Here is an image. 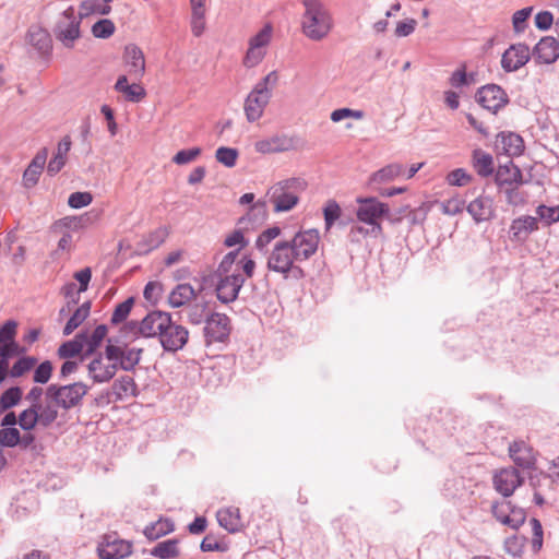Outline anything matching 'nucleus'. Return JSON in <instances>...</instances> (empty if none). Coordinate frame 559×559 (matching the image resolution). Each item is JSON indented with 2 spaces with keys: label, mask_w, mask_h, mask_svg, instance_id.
<instances>
[{
  "label": "nucleus",
  "mask_w": 559,
  "mask_h": 559,
  "mask_svg": "<svg viewBox=\"0 0 559 559\" xmlns=\"http://www.w3.org/2000/svg\"><path fill=\"white\" fill-rule=\"evenodd\" d=\"M302 34L313 41L324 39L333 28L331 12L321 0H302Z\"/></svg>",
  "instance_id": "nucleus-1"
},
{
  "label": "nucleus",
  "mask_w": 559,
  "mask_h": 559,
  "mask_svg": "<svg viewBox=\"0 0 559 559\" xmlns=\"http://www.w3.org/2000/svg\"><path fill=\"white\" fill-rule=\"evenodd\" d=\"M90 386L82 381L70 384L51 383L47 386V404L56 420L59 409L69 412L82 405Z\"/></svg>",
  "instance_id": "nucleus-2"
},
{
  "label": "nucleus",
  "mask_w": 559,
  "mask_h": 559,
  "mask_svg": "<svg viewBox=\"0 0 559 559\" xmlns=\"http://www.w3.org/2000/svg\"><path fill=\"white\" fill-rule=\"evenodd\" d=\"M277 82L278 73L276 71H271L261 79L248 94L245 100L243 110L249 122H254L262 117L264 109L272 97V90L277 85Z\"/></svg>",
  "instance_id": "nucleus-3"
},
{
  "label": "nucleus",
  "mask_w": 559,
  "mask_h": 559,
  "mask_svg": "<svg viewBox=\"0 0 559 559\" xmlns=\"http://www.w3.org/2000/svg\"><path fill=\"white\" fill-rule=\"evenodd\" d=\"M298 263L287 240L277 241L267 258L269 271L278 273L286 280L289 277L299 280L305 276V272Z\"/></svg>",
  "instance_id": "nucleus-4"
},
{
  "label": "nucleus",
  "mask_w": 559,
  "mask_h": 559,
  "mask_svg": "<svg viewBox=\"0 0 559 559\" xmlns=\"http://www.w3.org/2000/svg\"><path fill=\"white\" fill-rule=\"evenodd\" d=\"M306 188V182L299 178H290L280 181L269 191L270 201L274 205V212L290 211L299 200V192Z\"/></svg>",
  "instance_id": "nucleus-5"
},
{
  "label": "nucleus",
  "mask_w": 559,
  "mask_h": 559,
  "mask_svg": "<svg viewBox=\"0 0 559 559\" xmlns=\"http://www.w3.org/2000/svg\"><path fill=\"white\" fill-rule=\"evenodd\" d=\"M80 24V16L78 17L74 9L70 7L59 15L52 33L56 39L61 41L64 47L72 48L81 35Z\"/></svg>",
  "instance_id": "nucleus-6"
},
{
  "label": "nucleus",
  "mask_w": 559,
  "mask_h": 559,
  "mask_svg": "<svg viewBox=\"0 0 559 559\" xmlns=\"http://www.w3.org/2000/svg\"><path fill=\"white\" fill-rule=\"evenodd\" d=\"M357 201L359 203L356 212L358 219L371 226V235L379 236L382 227L378 219L389 214L388 204L376 198L358 199Z\"/></svg>",
  "instance_id": "nucleus-7"
},
{
  "label": "nucleus",
  "mask_w": 559,
  "mask_h": 559,
  "mask_svg": "<svg viewBox=\"0 0 559 559\" xmlns=\"http://www.w3.org/2000/svg\"><path fill=\"white\" fill-rule=\"evenodd\" d=\"M272 25L265 24L249 39V47L242 61L246 68H253L264 59L266 55V47L272 39Z\"/></svg>",
  "instance_id": "nucleus-8"
},
{
  "label": "nucleus",
  "mask_w": 559,
  "mask_h": 559,
  "mask_svg": "<svg viewBox=\"0 0 559 559\" xmlns=\"http://www.w3.org/2000/svg\"><path fill=\"white\" fill-rule=\"evenodd\" d=\"M230 319L227 314L213 312L205 319L203 335L205 344L225 343L230 334Z\"/></svg>",
  "instance_id": "nucleus-9"
},
{
  "label": "nucleus",
  "mask_w": 559,
  "mask_h": 559,
  "mask_svg": "<svg viewBox=\"0 0 559 559\" xmlns=\"http://www.w3.org/2000/svg\"><path fill=\"white\" fill-rule=\"evenodd\" d=\"M319 241L320 234L314 228L298 231L290 240H287L299 263L309 260L317 252Z\"/></svg>",
  "instance_id": "nucleus-10"
},
{
  "label": "nucleus",
  "mask_w": 559,
  "mask_h": 559,
  "mask_svg": "<svg viewBox=\"0 0 559 559\" xmlns=\"http://www.w3.org/2000/svg\"><path fill=\"white\" fill-rule=\"evenodd\" d=\"M159 336V343L165 352L176 353L185 347L189 340V331L181 324L173 321L168 313V323Z\"/></svg>",
  "instance_id": "nucleus-11"
},
{
  "label": "nucleus",
  "mask_w": 559,
  "mask_h": 559,
  "mask_svg": "<svg viewBox=\"0 0 559 559\" xmlns=\"http://www.w3.org/2000/svg\"><path fill=\"white\" fill-rule=\"evenodd\" d=\"M216 275L219 277L216 284L217 299L223 304H229L236 300L245 283V277L239 273V267L237 266L231 274Z\"/></svg>",
  "instance_id": "nucleus-12"
},
{
  "label": "nucleus",
  "mask_w": 559,
  "mask_h": 559,
  "mask_svg": "<svg viewBox=\"0 0 559 559\" xmlns=\"http://www.w3.org/2000/svg\"><path fill=\"white\" fill-rule=\"evenodd\" d=\"M142 348L121 347L112 344L106 346V357L109 361H115L118 367L124 371H132L139 365L142 355Z\"/></svg>",
  "instance_id": "nucleus-13"
},
{
  "label": "nucleus",
  "mask_w": 559,
  "mask_h": 559,
  "mask_svg": "<svg viewBox=\"0 0 559 559\" xmlns=\"http://www.w3.org/2000/svg\"><path fill=\"white\" fill-rule=\"evenodd\" d=\"M53 423L55 419L51 415L50 408L46 404L44 406L29 405L28 408L24 409L19 415V425L25 431L33 430L38 424L47 428Z\"/></svg>",
  "instance_id": "nucleus-14"
},
{
  "label": "nucleus",
  "mask_w": 559,
  "mask_h": 559,
  "mask_svg": "<svg viewBox=\"0 0 559 559\" xmlns=\"http://www.w3.org/2000/svg\"><path fill=\"white\" fill-rule=\"evenodd\" d=\"M476 99L484 108L493 114L509 103L508 94L502 87L496 84H488L480 87L476 93Z\"/></svg>",
  "instance_id": "nucleus-15"
},
{
  "label": "nucleus",
  "mask_w": 559,
  "mask_h": 559,
  "mask_svg": "<svg viewBox=\"0 0 559 559\" xmlns=\"http://www.w3.org/2000/svg\"><path fill=\"white\" fill-rule=\"evenodd\" d=\"M531 57L532 51L526 44H513L502 53L501 67L506 72H514L524 67Z\"/></svg>",
  "instance_id": "nucleus-16"
},
{
  "label": "nucleus",
  "mask_w": 559,
  "mask_h": 559,
  "mask_svg": "<svg viewBox=\"0 0 559 559\" xmlns=\"http://www.w3.org/2000/svg\"><path fill=\"white\" fill-rule=\"evenodd\" d=\"M97 551L102 559H122L131 554L132 545L116 534L105 535Z\"/></svg>",
  "instance_id": "nucleus-17"
},
{
  "label": "nucleus",
  "mask_w": 559,
  "mask_h": 559,
  "mask_svg": "<svg viewBox=\"0 0 559 559\" xmlns=\"http://www.w3.org/2000/svg\"><path fill=\"white\" fill-rule=\"evenodd\" d=\"M118 365L107 360L106 354H98L87 365L88 377L96 383L109 382L116 374Z\"/></svg>",
  "instance_id": "nucleus-18"
},
{
  "label": "nucleus",
  "mask_w": 559,
  "mask_h": 559,
  "mask_svg": "<svg viewBox=\"0 0 559 559\" xmlns=\"http://www.w3.org/2000/svg\"><path fill=\"white\" fill-rule=\"evenodd\" d=\"M524 478L515 467H506L493 475L495 489L503 497H510L522 485Z\"/></svg>",
  "instance_id": "nucleus-19"
},
{
  "label": "nucleus",
  "mask_w": 559,
  "mask_h": 559,
  "mask_svg": "<svg viewBox=\"0 0 559 559\" xmlns=\"http://www.w3.org/2000/svg\"><path fill=\"white\" fill-rule=\"evenodd\" d=\"M168 323V312L155 310L148 312L138 326L139 333L144 337H158Z\"/></svg>",
  "instance_id": "nucleus-20"
},
{
  "label": "nucleus",
  "mask_w": 559,
  "mask_h": 559,
  "mask_svg": "<svg viewBox=\"0 0 559 559\" xmlns=\"http://www.w3.org/2000/svg\"><path fill=\"white\" fill-rule=\"evenodd\" d=\"M532 57L539 64H552L559 58V41L552 36L543 37L533 48Z\"/></svg>",
  "instance_id": "nucleus-21"
},
{
  "label": "nucleus",
  "mask_w": 559,
  "mask_h": 559,
  "mask_svg": "<svg viewBox=\"0 0 559 559\" xmlns=\"http://www.w3.org/2000/svg\"><path fill=\"white\" fill-rule=\"evenodd\" d=\"M123 61L129 76L134 81H140L145 72L143 51L136 45H127L123 52Z\"/></svg>",
  "instance_id": "nucleus-22"
},
{
  "label": "nucleus",
  "mask_w": 559,
  "mask_h": 559,
  "mask_svg": "<svg viewBox=\"0 0 559 559\" xmlns=\"http://www.w3.org/2000/svg\"><path fill=\"white\" fill-rule=\"evenodd\" d=\"M496 148L509 157L520 156L524 151V141L514 132H500L495 142Z\"/></svg>",
  "instance_id": "nucleus-23"
},
{
  "label": "nucleus",
  "mask_w": 559,
  "mask_h": 559,
  "mask_svg": "<svg viewBox=\"0 0 559 559\" xmlns=\"http://www.w3.org/2000/svg\"><path fill=\"white\" fill-rule=\"evenodd\" d=\"M509 455L514 464L523 469H532L536 457L533 449L524 441H514L509 445Z\"/></svg>",
  "instance_id": "nucleus-24"
},
{
  "label": "nucleus",
  "mask_w": 559,
  "mask_h": 559,
  "mask_svg": "<svg viewBox=\"0 0 559 559\" xmlns=\"http://www.w3.org/2000/svg\"><path fill=\"white\" fill-rule=\"evenodd\" d=\"M495 182L499 189L525 183L521 169L512 160L498 167L495 174Z\"/></svg>",
  "instance_id": "nucleus-25"
},
{
  "label": "nucleus",
  "mask_w": 559,
  "mask_h": 559,
  "mask_svg": "<svg viewBox=\"0 0 559 559\" xmlns=\"http://www.w3.org/2000/svg\"><path fill=\"white\" fill-rule=\"evenodd\" d=\"M466 210L477 224L487 222L493 216L492 199L479 195L466 206Z\"/></svg>",
  "instance_id": "nucleus-26"
},
{
  "label": "nucleus",
  "mask_w": 559,
  "mask_h": 559,
  "mask_svg": "<svg viewBox=\"0 0 559 559\" xmlns=\"http://www.w3.org/2000/svg\"><path fill=\"white\" fill-rule=\"evenodd\" d=\"M538 229L536 217L525 215L513 219L510 226L511 239L515 241H525L528 236Z\"/></svg>",
  "instance_id": "nucleus-27"
},
{
  "label": "nucleus",
  "mask_w": 559,
  "mask_h": 559,
  "mask_svg": "<svg viewBox=\"0 0 559 559\" xmlns=\"http://www.w3.org/2000/svg\"><path fill=\"white\" fill-rule=\"evenodd\" d=\"M48 157V150L46 147L41 148L34 156L27 168L23 174V183L26 188L34 187L39 179V176L44 169Z\"/></svg>",
  "instance_id": "nucleus-28"
},
{
  "label": "nucleus",
  "mask_w": 559,
  "mask_h": 559,
  "mask_svg": "<svg viewBox=\"0 0 559 559\" xmlns=\"http://www.w3.org/2000/svg\"><path fill=\"white\" fill-rule=\"evenodd\" d=\"M292 147L293 141L286 135H274L255 143V150L263 154L285 152Z\"/></svg>",
  "instance_id": "nucleus-29"
},
{
  "label": "nucleus",
  "mask_w": 559,
  "mask_h": 559,
  "mask_svg": "<svg viewBox=\"0 0 559 559\" xmlns=\"http://www.w3.org/2000/svg\"><path fill=\"white\" fill-rule=\"evenodd\" d=\"M86 331L78 333L74 338L62 343L57 355L61 359L74 358L85 350Z\"/></svg>",
  "instance_id": "nucleus-30"
},
{
  "label": "nucleus",
  "mask_w": 559,
  "mask_h": 559,
  "mask_svg": "<svg viewBox=\"0 0 559 559\" xmlns=\"http://www.w3.org/2000/svg\"><path fill=\"white\" fill-rule=\"evenodd\" d=\"M197 298V292L188 284H178L169 294L168 302L173 308H180Z\"/></svg>",
  "instance_id": "nucleus-31"
},
{
  "label": "nucleus",
  "mask_w": 559,
  "mask_h": 559,
  "mask_svg": "<svg viewBox=\"0 0 559 559\" xmlns=\"http://www.w3.org/2000/svg\"><path fill=\"white\" fill-rule=\"evenodd\" d=\"M115 90L121 93L129 102L139 103L145 97V90L138 83H128V76L121 75L118 78Z\"/></svg>",
  "instance_id": "nucleus-32"
},
{
  "label": "nucleus",
  "mask_w": 559,
  "mask_h": 559,
  "mask_svg": "<svg viewBox=\"0 0 559 559\" xmlns=\"http://www.w3.org/2000/svg\"><path fill=\"white\" fill-rule=\"evenodd\" d=\"M27 38L28 43L40 53H47L51 49L50 34L38 25L29 27Z\"/></svg>",
  "instance_id": "nucleus-33"
},
{
  "label": "nucleus",
  "mask_w": 559,
  "mask_h": 559,
  "mask_svg": "<svg viewBox=\"0 0 559 559\" xmlns=\"http://www.w3.org/2000/svg\"><path fill=\"white\" fill-rule=\"evenodd\" d=\"M472 165L475 171L484 178L491 176L495 170L493 157L481 148L473 151Z\"/></svg>",
  "instance_id": "nucleus-34"
},
{
  "label": "nucleus",
  "mask_w": 559,
  "mask_h": 559,
  "mask_svg": "<svg viewBox=\"0 0 559 559\" xmlns=\"http://www.w3.org/2000/svg\"><path fill=\"white\" fill-rule=\"evenodd\" d=\"M71 148V139L70 136H64L59 143L57 147V152L53 157L50 159L47 166V173L50 176L57 175L66 164L67 154Z\"/></svg>",
  "instance_id": "nucleus-35"
},
{
  "label": "nucleus",
  "mask_w": 559,
  "mask_h": 559,
  "mask_svg": "<svg viewBox=\"0 0 559 559\" xmlns=\"http://www.w3.org/2000/svg\"><path fill=\"white\" fill-rule=\"evenodd\" d=\"M218 524L230 533L239 531L241 526L239 510L237 508H226L217 511Z\"/></svg>",
  "instance_id": "nucleus-36"
},
{
  "label": "nucleus",
  "mask_w": 559,
  "mask_h": 559,
  "mask_svg": "<svg viewBox=\"0 0 559 559\" xmlns=\"http://www.w3.org/2000/svg\"><path fill=\"white\" fill-rule=\"evenodd\" d=\"M404 171L405 170L403 165L397 163L389 164L385 167L372 174L370 178V185L376 186L380 183L390 182L395 178L402 176Z\"/></svg>",
  "instance_id": "nucleus-37"
},
{
  "label": "nucleus",
  "mask_w": 559,
  "mask_h": 559,
  "mask_svg": "<svg viewBox=\"0 0 559 559\" xmlns=\"http://www.w3.org/2000/svg\"><path fill=\"white\" fill-rule=\"evenodd\" d=\"M112 392L118 401L123 400L128 396L138 395V386L133 378L129 376H122L115 380L112 383Z\"/></svg>",
  "instance_id": "nucleus-38"
},
{
  "label": "nucleus",
  "mask_w": 559,
  "mask_h": 559,
  "mask_svg": "<svg viewBox=\"0 0 559 559\" xmlns=\"http://www.w3.org/2000/svg\"><path fill=\"white\" fill-rule=\"evenodd\" d=\"M266 217V206L264 202H257L249 209L248 213L240 217L238 221V225L243 228L249 227V223H252V227L254 225H259L264 222Z\"/></svg>",
  "instance_id": "nucleus-39"
},
{
  "label": "nucleus",
  "mask_w": 559,
  "mask_h": 559,
  "mask_svg": "<svg viewBox=\"0 0 559 559\" xmlns=\"http://www.w3.org/2000/svg\"><path fill=\"white\" fill-rule=\"evenodd\" d=\"M91 311V302L85 301L83 302L70 317L68 322L66 323L63 328V334L70 335L74 332L75 329H78L88 317Z\"/></svg>",
  "instance_id": "nucleus-40"
},
{
  "label": "nucleus",
  "mask_w": 559,
  "mask_h": 559,
  "mask_svg": "<svg viewBox=\"0 0 559 559\" xmlns=\"http://www.w3.org/2000/svg\"><path fill=\"white\" fill-rule=\"evenodd\" d=\"M107 332L108 329L105 324L97 325L91 334L86 332L84 356L93 354L99 347Z\"/></svg>",
  "instance_id": "nucleus-41"
},
{
  "label": "nucleus",
  "mask_w": 559,
  "mask_h": 559,
  "mask_svg": "<svg viewBox=\"0 0 559 559\" xmlns=\"http://www.w3.org/2000/svg\"><path fill=\"white\" fill-rule=\"evenodd\" d=\"M174 531V524L168 521V520H159L155 523H152L150 525H147L143 533L145 535V537L150 540H156L165 535H167L168 533L173 532Z\"/></svg>",
  "instance_id": "nucleus-42"
},
{
  "label": "nucleus",
  "mask_w": 559,
  "mask_h": 559,
  "mask_svg": "<svg viewBox=\"0 0 559 559\" xmlns=\"http://www.w3.org/2000/svg\"><path fill=\"white\" fill-rule=\"evenodd\" d=\"M151 555L160 559H170L179 555L178 540L167 539L158 543L152 550Z\"/></svg>",
  "instance_id": "nucleus-43"
},
{
  "label": "nucleus",
  "mask_w": 559,
  "mask_h": 559,
  "mask_svg": "<svg viewBox=\"0 0 559 559\" xmlns=\"http://www.w3.org/2000/svg\"><path fill=\"white\" fill-rule=\"evenodd\" d=\"M23 391L20 386H11L5 390L0 396V407L2 411H8L16 406L22 399Z\"/></svg>",
  "instance_id": "nucleus-44"
},
{
  "label": "nucleus",
  "mask_w": 559,
  "mask_h": 559,
  "mask_svg": "<svg viewBox=\"0 0 559 559\" xmlns=\"http://www.w3.org/2000/svg\"><path fill=\"white\" fill-rule=\"evenodd\" d=\"M206 302L190 304L187 309V318L191 324L199 325L205 323V319L210 316L206 313Z\"/></svg>",
  "instance_id": "nucleus-45"
},
{
  "label": "nucleus",
  "mask_w": 559,
  "mask_h": 559,
  "mask_svg": "<svg viewBox=\"0 0 559 559\" xmlns=\"http://www.w3.org/2000/svg\"><path fill=\"white\" fill-rule=\"evenodd\" d=\"M37 364V358L33 356H24L17 359L10 370L12 378H19L28 372Z\"/></svg>",
  "instance_id": "nucleus-46"
},
{
  "label": "nucleus",
  "mask_w": 559,
  "mask_h": 559,
  "mask_svg": "<svg viewBox=\"0 0 559 559\" xmlns=\"http://www.w3.org/2000/svg\"><path fill=\"white\" fill-rule=\"evenodd\" d=\"M238 151L236 148L221 146L215 152V158L225 167L231 168L236 165L238 158Z\"/></svg>",
  "instance_id": "nucleus-47"
},
{
  "label": "nucleus",
  "mask_w": 559,
  "mask_h": 559,
  "mask_svg": "<svg viewBox=\"0 0 559 559\" xmlns=\"http://www.w3.org/2000/svg\"><path fill=\"white\" fill-rule=\"evenodd\" d=\"M133 305H134L133 297H129L123 302L118 304L112 312V316L110 319L111 323L119 324V323L123 322L130 314Z\"/></svg>",
  "instance_id": "nucleus-48"
},
{
  "label": "nucleus",
  "mask_w": 559,
  "mask_h": 559,
  "mask_svg": "<svg viewBox=\"0 0 559 559\" xmlns=\"http://www.w3.org/2000/svg\"><path fill=\"white\" fill-rule=\"evenodd\" d=\"M521 185H514L500 189L506 194L507 202L512 206H519L526 202L527 193L519 189Z\"/></svg>",
  "instance_id": "nucleus-49"
},
{
  "label": "nucleus",
  "mask_w": 559,
  "mask_h": 559,
  "mask_svg": "<svg viewBox=\"0 0 559 559\" xmlns=\"http://www.w3.org/2000/svg\"><path fill=\"white\" fill-rule=\"evenodd\" d=\"M115 24L111 20L103 19L92 26V34L96 38H108L115 33Z\"/></svg>",
  "instance_id": "nucleus-50"
},
{
  "label": "nucleus",
  "mask_w": 559,
  "mask_h": 559,
  "mask_svg": "<svg viewBox=\"0 0 559 559\" xmlns=\"http://www.w3.org/2000/svg\"><path fill=\"white\" fill-rule=\"evenodd\" d=\"M21 442V433L15 427L2 428L0 430V445L14 448Z\"/></svg>",
  "instance_id": "nucleus-51"
},
{
  "label": "nucleus",
  "mask_w": 559,
  "mask_h": 559,
  "mask_svg": "<svg viewBox=\"0 0 559 559\" xmlns=\"http://www.w3.org/2000/svg\"><path fill=\"white\" fill-rule=\"evenodd\" d=\"M533 11L532 7L523 8L514 12L512 16L513 29L516 34H521L527 26V19L531 16Z\"/></svg>",
  "instance_id": "nucleus-52"
},
{
  "label": "nucleus",
  "mask_w": 559,
  "mask_h": 559,
  "mask_svg": "<svg viewBox=\"0 0 559 559\" xmlns=\"http://www.w3.org/2000/svg\"><path fill=\"white\" fill-rule=\"evenodd\" d=\"M52 370H53V367H52L51 361H49V360L43 361L41 364H39L36 367L35 371H34V376H33V381L35 383L46 384L51 378Z\"/></svg>",
  "instance_id": "nucleus-53"
},
{
  "label": "nucleus",
  "mask_w": 559,
  "mask_h": 559,
  "mask_svg": "<svg viewBox=\"0 0 559 559\" xmlns=\"http://www.w3.org/2000/svg\"><path fill=\"white\" fill-rule=\"evenodd\" d=\"M447 181L450 186L463 187L472 181V175L463 168H456L448 174Z\"/></svg>",
  "instance_id": "nucleus-54"
},
{
  "label": "nucleus",
  "mask_w": 559,
  "mask_h": 559,
  "mask_svg": "<svg viewBox=\"0 0 559 559\" xmlns=\"http://www.w3.org/2000/svg\"><path fill=\"white\" fill-rule=\"evenodd\" d=\"M536 214L546 225L559 222V206H546L542 204L537 206Z\"/></svg>",
  "instance_id": "nucleus-55"
},
{
  "label": "nucleus",
  "mask_w": 559,
  "mask_h": 559,
  "mask_svg": "<svg viewBox=\"0 0 559 559\" xmlns=\"http://www.w3.org/2000/svg\"><path fill=\"white\" fill-rule=\"evenodd\" d=\"M324 222L326 229H330L331 226L340 218L341 207L334 200H329L323 210Z\"/></svg>",
  "instance_id": "nucleus-56"
},
{
  "label": "nucleus",
  "mask_w": 559,
  "mask_h": 559,
  "mask_svg": "<svg viewBox=\"0 0 559 559\" xmlns=\"http://www.w3.org/2000/svg\"><path fill=\"white\" fill-rule=\"evenodd\" d=\"M201 155L200 147H192L177 152L173 157V163L177 165H186L195 160Z\"/></svg>",
  "instance_id": "nucleus-57"
},
{
  "label": "nucleus",
  "mask_w": 559,
  "mask_h": 559,
  "mask_svg": "<svg viewBox=\"0 0 559 559\" xmlns=\"http://www.w3.org/2000/svg\"><path fill=\"white\" fill-rule=\"evenodd\" d=\"M239 255V250L228 252L221 261L216 274H231L236 269V260Z\"/></svg>",
  "instance_id": "nucleus-58"
},
{
  "label": "nucleus",
  "mask_w": 559,
  "mask_h": 559,
  "mask_svg": "<svg viewBox=\"0 0 559 559\" xmlns=\"http://www.w3.org/2000/svg\"><path fill=\"white\" fill-rule=\"evenodd\" d=\"M281 228L277 226L265 229L255 241V247L262 251L273 239L281 235Z\"/></svg>",
  "instance_id": "nucleus-59"
},
{
  "label": "nucleus",
  "mask_w": 559,
  "mask_h": 559,
  "mask_svg": "<svg viewBox=\"0 0 559 559\" xmlns=\"http://www.w3.org/2000/svg\"><path fill=\"white\" fill-rule=\"evenodd\" d=\"M25 399L31 403V405L44 406L47 404V388L43 389L41 386H33L26 394Z\"/></svg>",
  "instance_id": "nucleus-60"
},
{
  "label": "nucleus",
  "mask_w": 559,
  "mask_h": 559,
  "mask_svg": "<svg viewBox=\"0 0 559 559\" xmlns=\"http://www.w3.org/2000/svg\"><path fill=\"white\" fill-rule=\"evenodd\" d=\"M93 201L90 192H73L68 199V204L72 209H81L87 206Z\"/></svg>",
  "instance_id": "nucleus-61"
},
{
  "label": "nucleus",
  "mask_w": 559,
  "mask_h": 559,
  "mask_svg": "<svg viewBox=\"0 0 559 559\" xmlns=\"http://www.w3.org/2000/svg\"><path fill=\"white\" fill-rule=\"evenodd\" d=\"M508 514V526L513 530H518L526 520V513L524 509L512 506V503L510 504V513Z\"/></svg>",
  "instance_id": "nucleus-62"
},
{
  "label": "nucleus",
  "mask_w": 559,
  "mask_h": 559,
  "mask_svg": "<svg viewBox=\"0 0 559 559\" xmlns=\"http://www.w3.org/2000/svg\"><path fill=\"white\" fill-rule=\"evenodd\" d=\"M204 15H205L204 10H199V9L192 10L191 31H192L193 35L197 37H199L204 31V27H205Z\"/></svg>",
  "instance_id": "nucleus-63"
},
{
  "label": "nucleus",
  "mask_w": 559,
  "mask_h": 559,
  "mask_svg": "<svg viewBox=\"0 0 559 559\" xmlns=\"http://www.w3.org/2000/svg\"><path fill=\"white\" fill-rule=\"evenodd\" d=\"M465 207V201L460 198H451L442 202V211L448 215H456Z\"/></svg>",
  "instance_id": "nucleus-64"
}]
</instances>
